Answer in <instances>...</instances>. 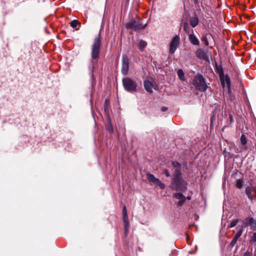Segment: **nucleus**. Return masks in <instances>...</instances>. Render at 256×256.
Returning a JSON list of instances; mask_svg holds the SVG:
<instances>
[{
    "label": "nucleus",
    "instance_id": "b1692460",
    "mask_svg": "<svg viewBox=\"0 0 256 256\" xmlns=\"http://www.w3.org/2000/svg\"><path fill=\"white\" fill-rule=\"evenodd\" d=\"M110 104V101L108 99H106L104 102V112L106 114H108V106Z\"/></svg>",
    "mask_w": 256,
    "mask_h": 256
},
{
    "label": "nucleus",
    "instance_id": "c9c22d12",
    "mask_svg": "<svg viewBox=\"0 0 256 256\" xmlns=\"http://www.w3.org/2000/svg\"><path fill=\"white\" fill-rule=\"evenodd\" d=\"M186 199L190 200L191 199V196H188L187 197H186Z\"/></svg>",
    "mask_w": 256,
    "mask_h": 256
},
{
    "label": "nucleus",
    "instance_id": "20e7f679",
    "mask_svg": "<svg viewBox=\"0 0 256 256\" xmlns=\"http://www.w3.org/2000/svg\"><path fill=\"white\" fill-rule=\"evenodd\" d=\"M192 84L196 89L202 92H205L208 88L205 79L201 74H198L194 76Z\"/></svg>",
    "mask_w": 256,
    "mask_h": 256
},
{
    "label": "nucleus",
    "instance_id": "5701e85b",
    "mask_svg": "<svg viewBox=\"0 0 256 256\" xmlns=\"http://www.w3.org/2000/svg\"><path fill=\"white\" fill-rule=\"evenodd\" d=\"M183 27H184V30L185 32L189 35L190 30V28L188 26V24L186 22H184L183 24Z\"/></svg>",
    "mask_w": 256,
    "mask_h": 256
},
{
    "label": "nucleus",
    "instance_id": "c85d7f7f",
    "mask_svg": "<svg viewBox=\"0 0 256 256\" xmlns=\"http://www.w3.org/2000/svg\"><path fill=\"white\" fill-rule=\"evenodd\" d=\"M106 129L110 132L112 133L113 132V128L111 124L107 126Z\"/></svg>",
    "mask_w": 256,
    "mask_h": 256
},
{
    "label": "nucleus",
    "instance_id": "dca6fc26",
    "mask_svg": "<svg viewBox=\"0 0 256 256\" xmlns=\"http://www.w3.org/2000/svg\"><path fill=\"white\" fill-rule=\"evenodd\" d=\"M198 19L196 16H193L190 18V24L192 28H195L198 24Z\"/></svg>",
    "mask_w": 256,
    "mask_h": 256
},
{
    "label": "nucleus",
    "instance_id": "aec40b11",
    "mask_svg": "<svg viewBox=\"0 0 256 256\" xmlns=\"http://www.w3.org/2000/svg\"><path fill=\"white\" fill-rule=\"evenodd\" d=\"M178 76L179 78L182 80L184 81L186 80L184 74L183 70L182 69H179L177 72Z\"/></svg>",
    "mask_w": 256,
    "mask_h": 256
},
{
    "label": "nucleus",
    "instance_id": "cd10ccee",
    "mask_svg": "<svg viewBox=\"0 0 256 256\" xmlns=\"http://www.w3.org/2000/svg\"><path fill=\"white\" fill-rule=\"evenodd\" d=\"M130 228L129 222L124 224V232L126 236L128 231V229Z\"/></svg>",
    "mask_w": 256,
    "mask_h": 256
},
{
    "label": "nucleus",
    "instance_id": "c756f323",
    "mask_svg": "<svg viewBox=\"0 0 256 256\" xmlns=\"http://www.w3.org/2000/svg\"><path fill=\"white\" fill-rule=\"evenodd\" d=\"M123 220H124V224H126V223H128V215H126V216H123Z\"/></svg>",
    "mask_w": 256,
    "mask_h": 256
},
{
    "label": "nucleus",
    "instance_id": "39448f33",
    "mask_svg": "<svg viewBox=\"0 0 256 256\" xmlns=\"http://www.w3.org/2000/svg\"><path fill=\"white\" fill-rule=\"evenodd\" d=\"M122 85L124 90L128 92H133L136 90V82L130 78L126 77L122 79Z\"/></svg>",
    "mask_w": 256,
    "mask_h": 256
},
{
    "label": "nucleus",
    "instance_id": "f257e3e1",
    "mask_svg": "<svg viewBox=\"0 0 256 256\" xmlns=\"http://www.w3.org/2000/svg\"><path fill=\"white\" fill-rule=\"evenodd\" d=\"M172 164L174 167V174L171 188L176 191L184 192L186 186L182 178L181 164L177 162H172Z\"/></svg>",
    "mask_w": 256,
    "mask_h": 256
},
{
    "label": "nucleus",
    "instance_id": "6e6552de",
    "mask_svg": "<svg viewBox=\"0 0 256 256\" xmlns=\"http://www.w3.org/2000/svg\"><path fill=\"white\" fill-rule=\"evenodd\" d=\"M245 194L250 200L256 199V188L252 184L248 186L245 189Z\"/></svg>",
    "mask_w": 256,
    "mask_h": 256
},
{
    "label": "nucleus",
    "instance_id": "2f4dec72",
    "mask_svg": "<svg viewBox=\"0 0 256 256\" xmlns=\"http://www.w3.org/2000/svg\"><path fill=\"white\" fill-rule=\"evenodd\" d=\"M251 240L252 242H256V232L254 233Z\"/></svg>",
    "mask_w": 256,
    "mask_h": 256
},
{
    "label": "nucleus",
    "instance_id": "7ed1b4c3",
    "mask_svg": "<svg viewBox=\"0 0 256 256\" xmlns=\"http://www.w3.org/2000/svg\"><path fill=\"white\" fill-rule=\"evenodd\" d=\"M216 71L219 74L222 86L224 88L225 87V84H226L228 92L229 93H230L231 81L229 76L228 74L225 75L224 74L223 68L220 65H216Z\"/></svg>",
    "mask_w": 256,
    "mask_h": 256
},
{
    "label": "nucleus",
    "instance_id": "412c9836",
    "mask_svg": "<svg viewBox=\"0 0 256 256\" xmlns=\"http://www.w3.org/2000/svg\"><path fill=\"white\" fill-rule=\"evenodd\" d=\"M244 181L243 179H241V178L238 179L236 180V186L238 188L240 189L242 187V186H244Z\"/></svg>",
    "mask_w": 256,
    "mask_h": 256
},
{
    "label": "nucleus",
    "instance_id": "72a5a7b5",
    "mask_svg": "<svg viewBox=\"0 0 256 256\" xmlns=\"http://www.w3.org/2000/svg\"><path fill=\"white\" fill-rule=\"evenodd\" d=\"M229 118H230V122H232L234 121V119H233L232 116V115H230L229 116Z\"/></svg>",
    "mask_w": 256,
    "mask_h": 256
},
{
    "label": "nucleus",
    "instance_id": "a211bd4d",
    "mask_svg": "<svg viewBox=\"0 0 256 256\" xmlns=\"http://www.w3.org/2000/svg\"><path fill=\"white\" fill-rule=\"evenodd\" d=\"M146 178L148 180V181L150 182L155 184L156 181L158 178H156L154 175L150 174H146Z\"/></svg>",
    "mask_w": 256,
    "mask_h": 256
},
{
    "label": "nucleus",
    "instance_id": "423d86ee",
    "mask_svg": "<svg viewBox=\"0 0 256 256\" xmlns=\"http://www.w3.org/2000/svg\"><path fill=\"white\" fill-rule=\"evenodd\" d=\"M147 26V24H142L140 21H136L134 19L131 20L129 22L126 24V27L127 28L132 29L134 31L142 30Z\"/></svg>",
    "mask_w": 256,
    "mask_h": 256
},
{
    "label": "nucleus",
    "instance_id": "f3484780",
    "mask_svg": "<svg viewBox=\"0 0 256 256\" xmlns=\"http://www.w3.org/2000/svg\"><path fill=\"white\" fill-rule=\"evenodd\" d=\"M242 232L241 230L238 231L236 234L234 236V238L232 240L230 244L232 246H234L235 245V244L236 243V242L238 240V238L240 236L242 235Z\"/></svg>",
    "mask_w": 256,
    "mask_h": 256
},
{
    "label": "nucleus",
    "instance_id": "f03ea898",
    "mask_svg": "<svg viewBox=\"0 0 256 256\" xmlns=\"http://www.w3.org/2000/svg\"><path fill=\"white\" fill-rule=\"evenodd\" d=\"M101 44V40L100 35H98L97 37L95 38L92 47V65L89 68L92 72H93L97 64Z\"/></svg>",
    "mask_w": 256,
    "mask_h": 256
},
{
    "label": "nucleus",
    "instance_id": "473e14b6",
    "mask_svg": "<svg viewBox=\"0 0 256 256\" xmlns=\"http://www.w3.org/2000/svg\"><path fill=\"white\" fill-rule=\"evenodd\" d=\"M164 174H165L166 176V177H169L170 176V172H168V170H165L164 171Z\"/></svg>",
    "mask_w": 256,
    "mask_h": 256
},
{
    "label": "nucleus",
    "instance_id": "7c9ffc66",
    "mask_svg": "<svg viewBox=\"0 0 256 256\" xmlns=\"http://www.w3.org/2000/svg\"><path fill=\"white\" fill-rule=\"evenodd\" d=\"M122 214L123 216L128 215L127 210L126 206H124L122 208Z\"/></svg>",
    "mask_w": 256,
    "mask_h": 256
},
{
    "label": "nucleus",
    "instance_id": "f8f14e48",
    "mask_svg": "<svg viewBox=\"0 0 256 256\" xmlns=\"http://www.w3.org/2000/svg\"><path fill=\"white\" fill-rule=\"evenodd\" d=\"M196 56L201 60H208V58L206 52L202 48H198L195 52Z\"/></svg>",
    "mask_w": 256,
    "mask_h": 256
},
{
    "label": "nucleus",
    "instance_id": "bb28decb",
    "mask_svg": "<svg viewBox=\"0 0 256 256\" xmlns=\"http://www.w3.org/2000/svg\"><path fill=\"white\" fill-rule=\"evenodd\" d=\"M238 220H233L232 221L230 224V225L229 226L230 228H232V227L236 226V224H238Z\"/></svg>",
    "mask_w": 256,
    "mask_h": 256
},
{
    "label": "nucleus",
    "instance_id": "2eb2a0df",
    "mask_svg": "<svg viewBox=\"0 0 256 256\" xmlns=\"http://www.w3.org/2000/svg\"><path fill=\"white\" fill-rule=\"evenodd\" d=\"M240 140L241 144L243 146L242 150H246L248 149V147L246 146L248 141L246 136L244 134H242Z\"/></svg>",
    "mask_w": 256,
    "mask_h": 256
},
{
    "label": "nucleus",
    "instance_id": "9b49d317",
    "mask_svg": "<svg viewBox=\"0 0 256 256\" xmlns=\"http://www.w3.org/2000/svg\"><path fill=\"white\" fill-rule=\"evenodd\" d=\"M129 69V62L127 56H123L122 58V72L124 75H126Z\"/></svg>",
    "mask_w": 256,
    "mask_h": 256
},
{
    "label": "nucleus",
    "instance_id": "6ab92c4d",
    "mask_svg": "<svg viewBox=\"0 0 256 256\" xmlns=\"http://www.w3.org/2000/svg\"><path fill=\"white\" fill-rule=\"evenodd\" d=\"M146 45L147 43L145 41L141 40L138 42V48L140 50H142L143 49L146 47Z\"/></svg>",
    "mask_w": 256,
    "mask_h": 256
},
{
    "label": "nucleus",
    "instance_id": "9d476101",
    "mask_svg": "<svg viewBox=\"0 0 256 256\" xmlns=\"http://www.w3.org/2000/svg\"><path fill=\"white\" fill-rule=\"evenodd\" d=\"M244 227L250 226L251 229L256 228V220L251 216H248L243 222Z\"/></svg>",
    "mask_w": 256,
    "mask_h": 256
},
{
    "label": "nucleus",
    "instance_id": "393cba45",
    "mask_svg": "<svg viewBox=\"0 0 256 256\" xmlns=\"http://www.w3.org/2000/svg\"><path fill=\"white\" fill-rule=\"evenodd\" d=\"M210 36L205 35L204 36H202V41H203L204 42V44L206 46H208L209 44V43L208 42V37H210Z\"/></svg>",
    "mask_w": 256,
    "mask_h": 256
},
{
    "label": "nucleus",
    "instance_id": "4468645a",
    "mask_svg": "<svg viewBox=\"0 0 256 256\" xmlns=\"http://www.w3.org/2000/svg\"><path fill=\"white\" fill-rule=\"evenodd\" d=\"M192 31L193 32V30H192ZM188 40L193 45L198 46L200 44L199 40L193 32L192 34H189Z\"/></svg>",
    "mask_w": 256,
    "mask_h": 256
},
{
    "label": "nucleus",
    "instance_id": "f704fd0d",
    "mask_svg": "<svg viewBox=\"0 0 256 256\" xmlns=\"http://www.w3.org/2000/svg\"><path fill=\"white\" fill-rule=\"evenodd\" d=\"M168 110V108H166V107H163L162 108V110L163 111V112H165L166 111V110Z\"/></svg>",
    "mask_w": 256,
    "mask_h": 256
},
{
    "label": "nucleus",
    "instance_id": "0eeeda50",
    "mask_svg": "<svg viewBox=\"0 0 256 256\" xmlns=\"http://www.w3.org/2000/svg\"><path fill=\"white\" fill-rule=\"evenodd\" d=\"M144 84L146 90L150 93L153 92V90H156L158 89L157 84L152 79L144 80Z\"/></svg>",
    "mask_w": 256,
    "mask_h": 256
},
{
    "label": "nucleus",
    "instance_id": "4be33fe9",
    "mask_svg": "<svg viewBox=\"0 0 256 256\" xmlns=\"http://www.w3.org/2000/svg\"><path fill=\"white\" fill-rule=\"evenodd\" d=\"M154 184L158 186L162 190H164L165 188V184L162 183L158 178L157 180Z\"/></svg>",
    "mask_w": 256,
    "mask_h": 256
},
{
    "label": "nucleus",
    "instance_id": "1a4fd4ad",
    "mask_svg": "<svg viewBox=\"0 0 256 256\" xmlns=\"http://www.w3.org/2000/svg\"><path fill=\"white\" fill-rule=\"evenodd\" d=\"M180 38L179 36H176L172 40L170 46L169 52L171 54H173L176 52L178 46L180 44Z\"/></svg>",
    "mask_w": 256,
    "mask_h": 256
},
{
    "label": "nucleus",
    "instance_id": "ddd939ff",
    "mask_svg": "<svg viewBox=\"0 0 256 256\" xmlns=\"http://www.w3.org/2000/svg\"><path fill=\"white\" fill-rule=\"evenodd\" d=\"M174 197L179 200L177 204L178 206H181L183 205L186 200V197H185L183 194L180 192L174 193Z\"/></svg>",
    "mask_w": 256,
    "mask_h": 256
},
{
    "label": "nucleus",
    "instance_id": "a878e982",
    "mask_svg": "<svg viewBox=\"0 0 256 256\" xmlns=\"http://www.w3.org/2000/svg\"><path fill=\"white\" fill-rule=\"evenodd\" d=\"M78 24V22L77 20H73L70 22V26L74 28H76Z\"/></svg>",
    "mask_w": 256,
    "mask_h": 256
}]
</instances>
